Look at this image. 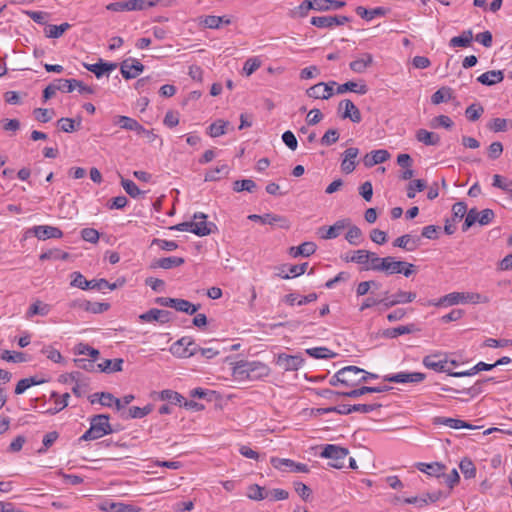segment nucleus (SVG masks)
<instances>
[{"instance_id":"1","label":"nucleus","mask_w":512,"mask_h":512,"mask_svg":"<svg viewBox=\"0 0 512 512\" xmlns=\"http://www.w3.org/2000/svg\"><path fill=\"white\" fill-rule=\"evenodd\" d=\"M269 374V368L259 361H239L232 369L233 377L238 381H255Z\"/></svg>"},{"instance_id":"2","label":"nucleus","mask_w":512,"mask_h":512,"mask_svg":"<svg viewBox=\"0 0 512 512\" xmlns=\"http://www.w3.org/2000/svg\"><path fill=\"white\" fill-rule=\"evenodd\" d=\"M113 429L106 414L95 415L90 419V428L80 437V440L91 441L111 434Z\"/></svg>"},{"instance_id":"3","label":"nucleus","mask_w":512,"mask_h":512,"mask_svg":"<svg viewBox=\"0 0 512 512\" xmlns=\"http://www.w3.org/2000/svg\"><path fill=\"white\" fill-rule=\"evenodd\" d=\"M348 453L349 451L347 448L334 444H327L320 453V456L323 458L330 459L331 462L329 463V465L331 467L341 469L345 465V459Z\"/></svg>"},{"instance_id":"4","label":"nucleus","mask_w":512,"mask_h":512,"mask_svg":"<svg viewBox=\"0 0 512 512\" xmlns=\"http://www.w3.org/2000/svg\"><path fill=\"white\" fill-rule=\"evenodd\" d=\"M248 219L251 221L260 222L261 224L278 226L282 229L290 228V221L286 217L273 213H267L264 215L251 214L248 216Z\"/></svg>"},{"instance_id":"5","label":"nucleus","mask_w":512,"mask_h":512,"mask_svg":"<svg viewBox=\"0 0 512 512\" xmlns=\"http://www.w3.org/2000/svg\"><path fill=\"white\" fill-rule=\"evenodd\" d=\"M69 307L93 314H100L107 311L110 308V305L102 302H91L86 299H75L69 303Z\"/></svg>"},{"instance_id":"6","label":"nucleus","mask_w":512,"mask_h":512,"mask_svg":"<svg viewBox=\"0 0 512 512\" xmlns=\"http://www.w3.org/2000/svg\"><path fill=\"white\" fill-rule=\"evenodd\" d=\"M426 375L421 372H398L391 375L384 376V381L393 382V383H420L424 381Z\"/></svg>"},{"instance_id":"7","label":"nucleus","mask_w":512,"mask_h":512,"mask_svg":"<svg viewBox=\"0 0 512 512\" xmlns=\"http://www.w3.org/2000/svg\"><path fill=\"white\" fill-rule=\"evenodd\" d=\"M198 345L189 337L179 339L172 346V351L180 357H190L197 354Z\"/></svg>"},{"instance_id":"8","label":"nucleus","mask_w":512,"mask_h":512,"mask_svg":"<svg viewBox=\"0 0 512 512\" xmlns=\"http://www.w3.org/2000/svg\"><path fill=\"white\" fill-rule=\"evenodd\" d=\"M357 371L356 366H346L338 370L329 380L331 386L344 385L346 387H355L356 379L348 378L350 373Z\"/></svg>"},{"instance_id":"9","label":"nucleus","mask_w":512,"mask_h":512,"mask_svg":"<svg viewBox=\"0 0 512 512\" xmlns=\"http://www.w3.org/2000/svg\"><path fill=\"white\" fill-rule=\"evenodd\" d=\"M270 462L275 469H278L281 471H285V470L289 469L294 472H301V473L309 472V468L306 464L297 463L291 459L272 457Z\"/></svg>"},{"instance_id":"10","label":"nucleus","mask_w":512,"mask_h":512,"mask_svg":"<svg viewBox=\"0 0 512 512\" xmlns=\"http://www.w3.org/2000/svg\"><path fill=\"white\" fill-rule=\"evenodd\" d=\"M338 111L341 112L342 119H349L353 123H359L362 120L361 112L357 106L349 99L342 100L339 103Z\"/></svg>"},{"instance_id":"11","label":"nucleus","mask_w":512,"mask_h":512,"mask_svg":"<svg viewBox=\"0 0 512 512\" xmlns=\"http://www.w3.org/2000/svg\"><path fill=\"white\" fill-rule=\"evenodd\" d=\"M464 304V292H452L447 295L442 296L438 300H428L427 302H421L422 305L425 306H453L457 304Z\"/></svg>"},{"instance_id":"12","label":"nucleus","mask_w":512,"mask_h":512,"mask_svg":"<svg viewBox=\"0 0 512 512\" xmlns=\"http://www.w3.org/2000/svg\"><path fill=\"white\" fill-rule=\"evenodd\" d=\"M422 363L426 368L432 369L436 372H445L449 376L450 373H454V371L447 368L448 360L446 358H442L441 354L427 355L423 358Z\"/></svg>"},{"instance_id":"13","label":"nucleus","mask_w":512,"mask_h":512,"mask_svg":"<svg viewBox=\"0 0 512 512\" xmlns=\"http://www.w3.org/2000/svg\"><path fill=\"white\" fill-rule=\"evenodd\" d=\"M207 215L204 213H195L193 216V233L197 236L203 237L212 233V227L215 225L208 222Z\"/></svg>"},{"instance_id":"14","label":"nucleus","mask_w":512,"mask_h":512,"mask_svg":"<svg viewBox=\"0 0 512 512\" xmlns=\"http://www.w3.org/2000/svg\"><path fill=\"white\" fill-rule=\"evenodd\" d=\"M336 84L335 81L329 83L320 82L307 89L306 93L310 98L329 99L333 95V86Z\"/></svg>"},{"instance_id":"15","label":"nucleus","mask_w":512,"mask_h":512,"mask_svg":"<svg viewBox=\"0 0 512 512\" xmlns=\"http://www.w3.org/2000/svg\"><path fill=\"white\" fill-rule=\"evenodd\" d=\"M143 64L134 58H128L121 63V74L125 79H133L143 71Z\"/></svg>"},{"instance_id":"16","label":"nucleus","mask_w":512,"mask_h":512,"mask_svg":"<svg viewBox=\"0 0 512 512\" xmlns=\"http://www.w3.org/2000/svg\"><path fill=\"white\" fill-rule=\"evenodd\" d=\"M416 293L399 290L391 297L383 298V305L385 308H390L398 304H406L414 301Z\"/></svg>"},{"instance_id":"17","label":"nucleus","mask_w":512,"mask_h":512,"mask_svg":"<svg viewBox=\"0 0 512 512\" xmlns=\"http://www.w3.org/2000/svg\"><path fill=\"white\" fill-rule=\"evenodd\" d=\"M97 508L103 512H136L133 505L122 502H114L110 499H104L97 504Z\"/></svg>"},{"instance_id":"18","label":"nucleus","mask_w":512,"mask_h":512,"mask_svg":"<svg viewBox=\"0 0 512 512\" xmlns=\"http://www.w3.org/2000/svg\"><path fill=\"white\" fill-rule=\"evenodd\" d=\"M114 123L124 130L134 131L137 134H149L147 129L144 128L137 120L128 116L118 115L114 118Z\"/></svg>"},{"instance_id":"19","label":"nucleus","mask_w":512,"mask_h":512,"mask_svg":"<svg viewBox=\"0 0 512 512\" xmlns=\"http://www.w3.org/2000/svg\"><path fill=\"white\" fill-rule=\"evenodd\" d=\"M83 66L90 72L94 73L97 78H101L104 75H109L112 71H114L118 65L113 62H103L101 59L98 63L95 64H87L84 63Z\"/></svg>"},{"instance_id":"20","label":"nucleus","mask_w":512,"mask_h":512,"mask_svg":"<svg viewBox=\"0 0 512 512\" xmlns=\"http://www.w3.org/2000/svg\"><path fill=\"white\" fill-rule=\"evenodd\" d=\"M303 361L298 355L280 354L277 364L285 371H296L302 366Z\"/></svg>"},{"instance_id":"21","label":"nucleus","mask_w":512,"mask_h":512,"mask_svg":"<svg viewBox=\"0 0 512 512\" xmlns=\"http://www.w3.org/2000/svg\"><path fill=\"white\" fill-rule=\"evenodd\" d=\"M139 319L142 322H159L161 324H164L170 321V312L166 310L153 308L145 313H142L139 316Z\"/></svg>"},{"instance_id":"22","label":"nucleus","mask_w":512,"mask_h":512,"mask_svg":"<svg viewBox=\"0 0 512 512\" xmlns=\"http://www.w3.org/2000/svg\"><path fill=\"white\" fill-rule=\"evenodd\" d=\"M359 154V149L350 147L343 152V159L341 162V170L346 173H352L356 168V158Z\"/></svg>"},{"instance_id":"23","label":"nucleus","mask_w":512,"mask_h":512,"mask_svg":"<svg viewBox=\"0 0 512 512\" xmlns=\"http://www.w3.org/2000/svg\"><path fill=\"white\" fill-rule=\"evenodd\" d=\"M33 233L39 240L61 238L63 236V232L59 228L48 225L34 226Z\"/></svg>"},{"instance_id":"24","label":"nucleus","mask_w":512,"mask_h":512,"mask_svg":"<svg viewBox=\"0 0 512 512\" xmlns=\"http://www.w3.org/2000/svg\"><path fill=\"white\" fill-rule=\"evenodd\" d=\"M390 158V153L385 149L371 151L366 154L363 162L366 167H373L377 164L384 163Z\"/></svg>"},{"instance_id":"25","label":"nucleus","mask_w":512,"mask_h":512,"mask_svg":"<svg viewBox=\"0 0 512 512\" xmlns=\"http://www.w3.org/2000/svg\"><path fill=\"white\" fill-rule=\"evenodd\" d=\"M433 424L434 425H444V426H447L452 429H462V428L472 429L473 428V426L470 423L465 422L463 420L449 418V417H441V416L435 417L433 419Z\"/></svg>"},{"instance_id":"26","label":"nucleus","mask_w":512,"mask_h":512,"mask_svg":"<svg viewBox=\"0 0 512 512\" xmlns=\"http://www.w3.org/2000/svg\"><path fill=\"white\" fill-rule=\"evenodd\" d=\"M350 226V219L344 218L336 221L332 226H330L325 234H322L321 237L323 239H335L337 238L344 229Z\"/></svg>"},{"instance_id":"27","label":"nucleus","mask_w":512,"mask_h":512,"mask_svg":"<svg viewBox=\"0 0 512 512\" xmlns=\"http://www.w3.org/2000/svg\"><path fill=\"white\" fill-rule=\"evenodd\" d=\"M373 63V56L370 53H364L356 60L350 62L349 67L355 73H364Z\"/></svg>"},{"instance_id":"28","label":"nucleus","mask_w":512,"mask_h":512,"mask_svg":"<svg viewBox=\"0 0 512 512\" xmlns=\"http://www.w3.org/2000/svg\"><path fill=\"white\" fill-rule=\"evenodd\" d=\"M416 140L426 146H437L440 144V136L437 133L426 129H419L415 134Z\"/></svg>"},{"instance_id":"29","label":"nucleus","mask_w":512,"mask_h":512,"mask_svg":"<svg viewBox=\"0 0 512 512\" xmlns=\"http://www.w3.org/2000/svg\"><path fill=\"white\" fill-rule=\"evenodd\" d=\"M347 91L357 93L359 95H364L368 92V87L363 82H354V81H348L344 84L338 85L336 93L337 94H343Z\"/></svg>"},{"instance_id":"30","label":"nucleus","mask_w":512,"mask_h":512,"mask_svg":"<svg viewBox=\"0 0 512 512\" xmlns=\"http://www.w3.org/2000/svg\"><path fill=\"white\" fill-rule=\"evenodd\" d=\"M504 74L501 70H491L481 74L477 81L486 86H492L494 84L502 82Z\"/></svg>"},{"instance_id":"31","label":"nucleus","mask_w":512,"mask_h":512,"mask_svg":"<svg viewBox=\"0 0 512 512\" xmlns=\"http://www.w3.org/2000/svg\"><path fill=\"white\" fill-rule=\"evenodd\" d=\"M388 388L383 387H368V386H362L357 389H351L348 391H342L340 394L343 397H349V398H358L366 393H380L386 391Z\"/></svg>"},{"instance_id":"32","label":"nucleus","mask_w":512,"mask_h":512,"mask_svg":"<svg viewBox=\"0 0 512 512\" xmlns=\"http://www.w3.org/2000/svg\"><path fill=\"white\" fill-rule=\"evenodd\" d=\"M317 297L318 296L316 293H310L306 296H299L295 293H290L284 296V302L290 306H293L295 304L302 306L307 303L315 301Z\"/></svg>"},{"instance_id":"33","label":"nucleus","mask_w":512,"mask_h":512,"mask_svg":"<svg viewBox=\"0 0 512 512\" xmlns=\"http://www.w3.org/2000/svg\"><path fill=\"white\" fill-rule=\"evenodd\" d=\"M419 238L413 239L411 235L405 234L394 240L393 246L405 249L407 251H414L419 246Z\"/></svg>"},{"instance_id":"34","label":"nucleus","mask_w":512,"mask_h":512,"mask_svg":"<svg viewBox=\"0 0 512 512\" xmlns=\"http://www.w3.org/2000/svg\"><path fill=\"white\" fill-rule=\"evenodd\" d=\"M316 248L317 246L314 242H304L297 247H291L289 253L294 258L299 256L308 257L315 253Z\"/></svg>"},{"instance_id":"35","label":"nucleus","mask_w":512,"mask_h":512,"mask_svg":"<svg viewBox=\"0 0 512 512\" xmlns=\"http://www.w3.org/2000/svg\"><path fill=\"white\" fill-rule=\"evenodd\" d=\"M123 363L124 361L121 358L105 359L98 364V369L105 373L120 372L123 369Z\"/></svg>"},{"instance_id":"36","label":"nucleus","mask_w":512,"mask_h":512,"mask_svg":"<svg viewBox=\"0 0 512 512\" xmlns=\"http://www.w3.org/2000/svg\"><path fill=\"white\" fill-rule=\"evenodd\" d=\"M417 330L418 329L415 327L414 324L403 325V326H398V327L389 328V329L384 330L383 336L386 338L393 339L400 335L413 333Z\"/></svg>"},{"instance_id":"37","label":"nucleus","mask_w":512,"mask_h":512,"mask_svg":"<svg viewBox=\"0 0 512 512\" xmlns=\"http://www.w3.org/2000/svg\"><path fill=\"white\" fill-rule=\"evenodd\" d=\"M417 468L430 476H435L437 478L441 477L443 471L445 470V466L435 462V463H418Z\"/></svg>"},{"instance_id":"38","label":"nucleus","mask_w":512,"mask_h":512,"mask_svg":"<svg viewBox=\"0 0 512 512\" xmlns=\"http://www.w3.org/2000/svg\"><path fill=\"white\" fill-rule=\"evenodd\" d=\"M51 398L55 400V407L50 408L46 411L47 414L54 415L61 410H63L68 405V399L70 398L69 393H64L62 396H60L56 392L51 393Z\"/></svg>"},{"instance_id":"39","label":"nucleus","mask_w":512,"mask_h":512,"mask_svg":"<svg viewBox=\"0 0 512 512\" xmlns=\"http://www.w3.org/2000/svg\"><path fill=\"white\" fill-rule=\"evenodd\" d=\"M404 266L403 261H398L392 256L385 257L383 273L387 276L398 274L401 267Z\"/></svg>"},{"instance_id":"40","label":"nucleus","mask_w":512,"mask_h":512,"mask_svg":"<svg viewBox=\"0 0 512 512\" xmlns=\"http://www.w3.org/2000/svg\"><path fill=\"white\" fill-rule=\"evenodd\" d=\"M473 40V33L471 30H465L459 36L450 39L449 45L451 47H468Z\"/></svg>"},{"instance_id":"41","label":"nucleus","mask_w":512,"mask_h":512,"mask_svg":"<svg viewBox=\"0 0 512 512\" xmlns=\"http://www.w3.org/2000/svg\"><path fill=\"white\" fill-rule=\"evenodd\" d=\"M356 13L362 19H365L366 21H371L377 16H383L386 13V11L382 7H377L374 9H366L363 6H358L356 8Z\"/></svg>"},{"instance_id":"42","label":"nucleus","mask_w":512,"mask_h":512,"mask_svg":"<svg viewBox=\"0 0 512 512\" xmlns=\"http://www.w3.org/2000/svg\"><path fill=\"white\" fill-rule=\"evenodd\" d=\"M230 19H225L224 17L208 15L201 19L200 24H202L205 28L209 29H218L221 24H230Z\"/></svg>"},{"instance_id":"43","label":"nucleus","mask_w":512,"mask_h":512,"mask_svg":"<svg viewBox=\"0 0 512 512\" xmlns=\"http://www.w3.org/2000/svg\"><path fill=\"white\" fill-rule=\"evenodd\" d=\"M94 396H99V402L101 405L111 407L115 405L116 409L120 411L122 409L121 400L114 397L111 393H96Z\"/></svg>"},{"instance_id":"44","label":"nucleus","mask_w":512,"mask_h":512,"mask_svg":"<svg viewBox=\"0 0 512 512\" xmlns=\"http://www.w3.org/2000/svg\"><path fill=\"white\" fill-rule=\"evenodd\" d=\"M184 263V259L181 257L170 256L164 257L157 260L155 266L162 269H171L173 267L181 266Z\"/></svg>"},{"instance_id":"45","label":"nucleus","mask_w":512,"mask_h":512,"mask_svg":"<svg viewBox=\"0 0 512 512\" xmlns=\"http://www.w3.org/2000/svg\"><path fill=\"white\" fill-rule=\"evenodd\" d=\"M71 25L69 23H62L61 25H48L45 29V35L49 38L61 37Z\"/></svg>"},{"instance_id":"46","label":"nucleus","mask_w":512,"mask_h":512,"mask_svg":"<svg viewBox=\"0 0 512 512\" xmlns=\"http://www.w3.org/2000/svg\"><path fill=\"white\" fill-rule=\"evenodd\" d=\"M229 172V167L226 164H222L220 166H217L214 169H211L206 172L205 174V181H216L222 178L223 176H226Z\"/></svg>"},{"instance_id":"47","label":"nucleus","mask_w":512,"mask_h":512,"mask_svg":"<svg viewBox=\"0 0 512 512\" xmlns=\"http://www.w3.org/2000/svg\"><path fill=\"white\" fill-rule=\"evenodd\" d=\"M452 90L449 87H442L438 89L431 97L433 104L438 105L442 102H447L452 99Z\"/></svg>"},{"instance_id":"48","label":"nucleus","mask_w":512,"mask_h":512,"mask_svg":"<svg viewBox=\"0 0 512 512\" xmlns=\"http://www.w3.org/2000/svg\"><path fill=\"white\" fill-rule=\"evenodd\" d=\"M247 496L248 498L257 501L269 498L268 491L257 484H253L248 487Z\"/></svg>"},{"instance_id":"49","label":"nucleus","mask_w":512,"mask_h":512,"mask_svg":"<svg viewBox=\"0 0 512 512\" xmlns=\"http://www.w3.org/2000/svg\"><path fill=\"white\" fill-rule=\"evenodd\" d=\"M44 381L43 380H37L36 377H29V378H24V379H21L20 381H18L16 387H15V393L16 394H22L24 393L28 388L34 386V385H39L41 383H43Z\"/></svg>"},{"instance_id":"50","label":"nucleus","mask_w":512,"mask_h":512,"mask_svg":"<svg viewBox=\"0 0 512 512\" xmlns=\"http://www.w3.org/2000/svg\"><path fill=\"white\" fill-rule=\"evenodd\" d=\"M50 312V306L48 304L42 303L41 301L34 302L27 312L28 317H32L34 315L46 316Z\"/></svg>"},{"instance_id":"51","label":"nucleus","mask_w":512,"mask_h":512,"mask_svg":"<svg viewBox=\"0 0 512 512\" xmlns=\"http://www.w3.org/2000/svg\"><path fill=\"white\" fill-rule=\"evenodd\" d=\"M459 468L464 477L467 479L474 478L476 475V467L474 463L468 458H464L461 460Z\"/></svg>"},{"instance_id":"52","label":"nucleus","mask_w":512,"mask_h":512,"mask_svg":"<svg viewBox=\"0 0 512 512\" xmlns=\"http://www.w3.org/2000/svg\"><path fill=\"white\" fill-rule=\"evenodd\" d=\"M348 228V231L346 233V240L352 244V245H359L362 240V232L360 228H358L355 225H351Z\"/></svg>"},{"instance_id":"53","label":"nucleus","mask_w":512,"mask_h":512,"mask_svg":"<svg viewBox=\"0 0 512 512\" xmlns=\"http://www.w3.org/2000/svg\"><path fill=\"white\" fill-rule=\"evenodd\" d=\"M160 399L163 401H168L172 404L182 405L184 397L176 391L167 389L160 392Z\"/></svg>"},{"instance_id":"54","label":"nucleus","mask_w":512,"mask_h":512,"mask_svg":"<svg viewBox=\"0 0 512 512\" xmlns=\"http://www.w3.org/2000/svg\"><path fill=\"white\" fill-rule=\"evenodd\" d=\"M371 253L372 252H370V251L360 249V250L354 251L350 257L346 258V260L357 263V264H366L367 265L369 258L371 257Z\"/></svg>"},{"instance_id":"55","label":"nucleus","mask_w":512,"mask_h":512,"mask_svg":"<svg viewBox=\"0 0 512 512\" xmlns=\"http://www.w3.org/2000/svg\"><path fill=\"white\" fill-rule=\"evenodd\" d=\"M306 353L313 357V358H316V359H326V358H331L334 356V353L331 352L328 348L326 347H314V348H309L306 350Z\"/></svg>"},{"instance_id":"56","label":"nucleus","mask_w":512,"mask_h":512,"mask_svg":"<svg viewBox=\"0 0 512 512\" xmlns=\"http://www.w3.org/2000/svg\"><path fill=\"white\" fill-rule=\"evenodd\" d=\"M256 188V183L251 179L236 180L233 183V190L235 192L248 191L253 192Z\"/></svg>"},{"instance_id":"57","label":"nucleus","mask_w":512,"mask_h":512,"mask_svg":"<svg viewBox=\"0 0 512 512\" xmlns=\"http://www.w3.org/2000/svg\"><path fill=\"white\" fill-rule=\"evenodd\" d=\"M385 257H378L375 253H371V257L369 258L368 264L365 267V270H373L376 272H383Z\"/></svg>"},{"instance_id":"58","label":"nucleus","mask_w":512,"mask_h":512,"mask_svg":"<svg viewBox=\"0 0 512 512\" xmlns=\"http://www.w3.org/2000/svg\"><path fill=\"white\" fill-rule=\"evenodd\" d=\"M121 185L126 193L132 198H138L143 194V192L138 188V186L132 181L128 179H122Z\"/></svg>"},{"instance_id":"59","label":"nucleus","mask_w":512,"mask_h":512,"mask_svg":"<svg viewBox=\"0 0 512 512\" xmlns=\"http://www.w3.org/2000/svg\"><path fill=\"white\" fill-rule=\"evenodd\" d=\"M426 188V182L422 179L413 180L407 187V197L413 199L416 192H421Z\"/></svg>"},{"instance_id":"60","label":"nucleus","mask_w":512,"mask_h":512,"mask_svg":"<svg viewBox=\"0 0 512 512\" xmlns=\"http://www.w3.org/2000/svg\"><path fill=\"white\" fill-rule=\"evenodd\" d=\"M71 285L82 290H89L90 283L80 272H73L71 274Z\"/></svg>"},{"instance_id":"61","label":"nucleus","mask_w":512,"mask_h":512,"mask_svg":"<svg viewBox=\"0 0 512 512\" xmlns=\"http://www.w3.org/2000/svg\"><path fill=\"white\" fill-rule=\"evenodd\" d=\"M227 125H228V122L224 121V120H218V121L212 123L209 126V135L211 137H219V136L225 134Z\"/></svg>"},{"instance_id":"62","label":"nucleus","mask_w":512,"mask_h":512,"mask_svg":"<svg viewBox=\"0 0 512 512\" xmlns=\"http://www.w3.org/2000/svg\"><path fill=\"white\" fill-rule=\"evenodd\" d=\"M151 411L152 408L149 405L142 408L133 406L129 408L127 418L140 419L148 415Z\"/></svg>"},{"instance_id":"63","label":"nucleus","mask_w":512,"mask_h":512,"mask_svg":"<svg viewBox=\"0 0 512 512\" xmlns=\"http://www.w3.org/2000/svg\"><path fill=\"white\" fill-rule=\"evenodd\" d=\"M453 124L454 123H453L452 119L446 115H439V116L433 118L430 122V126L432 128L443 127L446 129H450L453 126Z\"/></svg>"},{"instance_id":"64","label":"nucleus","mask_w":512,"mask_h":512,"mask_svg":"<svg viewBox=\"0 0 512 512\" xmlns=\"http://www.w3.org/2000/svg\"><path fill=\"white\" fill-rule=\"evenodd\" d=\"M483 113H484V109L479 104H471L470 106L467 107V109L465 111L466 117L470 121L478 120L482 116Z\"/></svg>"}]
</instances>
